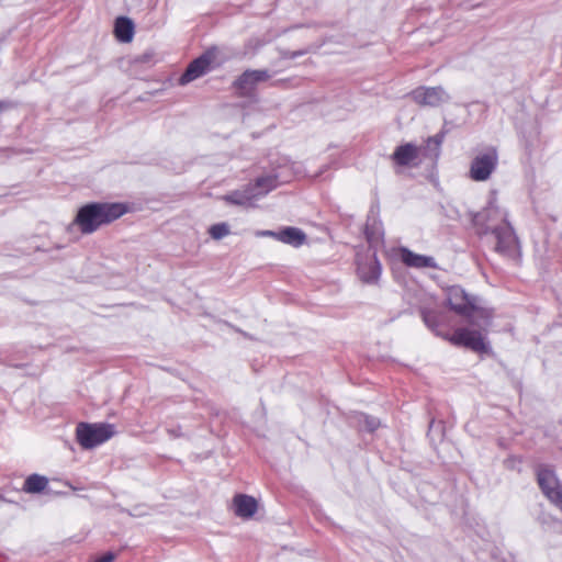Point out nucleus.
<instances>
[{"mask_svg":"<svg viewBox=\"0 0 562 562\" xmlns=\"http://www.w3.org/2000/svg\"><path fill=\"white\" fill-rule=\"evenodd\" d=\"M420 316L429 329L452 346L463 347L477 353L487 352L488 330L486 328L458 327L453 331H449L450 316L435 303L423 305Z\"/></svg>","mask_w":562,"mask_h":562,"instance_id":"f257e3e1","label":"nucleus"},{"mask_svg":"<svg viewBox=\"0 0 562 562\" xmlns=\"http://www.w3.org/2000/svg\"><path fill=\"white\" fill-rule=\"evenodd\" d=\"M420 316L429 329L452 346L463 347L477 353L487 352L488 330L486 328L458 327L453 331H449L450 316L435 303L423 305Z\"/></svg>","mask_w":562,"mask_h":562,"instance_id":"f03ea898","label":"nucleus"},{"mask_svg":"<svg viewBox=\"0 0 562 562\" xmlns=\"http://www.w3.org/2000/svg\"><path fill=\"white\" fill-rule=\"evenodd\" d=\"M128 212L126 203L122 202H91L82 205L74 221L82 235H90L105 225L121 218Z\"/></svg>","mask_w":562,"mask_h":562,"instance_id":"7ed1b4c3","label":"nucleus"},{"mask_svg":"<svg viewBox=\"0 0 562 562\" xmlns=\"http://www.w3.org/2000/svg\"><path fill=\"white\" fill-rule=\"evenodd\" d=\"M446 302L452 312L468 321L469 328L487 329V315L480 306L479 300L469 295L462 288L451 286L447 292Z\"/></svg>","mask_w":562,"mask_h":562,"instance_id":"20e7f679","label":"nucleus"},{"mask_svg":"<svg viewBox=\"0 0 562 562\" xmlns=\"http://www.w3.org/2000/svg\"><path fill=\"white\" fill-rule=\"evenodd\" d=\"M499 220L501 223L494 226L495 250L507 260L519 265L521 261L520 240L508 221V214L504 210L494 207V221Z\"/></svg>","mask_w":562,"mask_h":562,"instance_id":"39448f33","label":"nucleus"},{"mask_svg":"<svg viewBox=\"0 0 562 562\" xmlns=\"http://www.w3.org/2000/svg\"><path fill=\"white\" fill-rule=\"evenodd\" d=\"M114 426L106 423H79L76 427L77 442L83 449L95 448L113 437Z\"/></svg>","mask_w":562,"mask_h":562,"instance_id":"423d86ee","label":"nucleus"},{"mask_svg":"<svg viewBox=\"0 0 562 562\" xmlns=\"http://www.w3.org/2000/svg\"><path fill=\"white\" fill-rule=\"evenodd\" d=\"M536 474L541 492L562 513V486L554 470L541 464L537 468Z\"/></svg>","mask_w":562,"mask_h":562,"instance_id":"0eeeda50","label":"nucleus"},{"mask_svg":"<svg viewBox=\"0 0 562 562\" xmlns=\"http://www.w3.org/2000/svg\"><path fill=\"white\" fill-rule=\"evenodd\" d=\"M270 77V74L263 69L244 71L233 83L236 95L239 98L254 95L258 83L269 80Z\"/></svg>","mask_w":562,"mask_h":562,"instance_id":"6e6552de","label":"nucleus"},{"mask_svg":"<svg viewBox=\"0 0 562 562\" xmlns=\"http://www.w3.org/2000/svg\"><path fill=\"white\" fill-rule=\"evenodd\" d=\"M215 58L216 49L211 48L193 59L180 77V83L186 85L203 76L210 69Z\"/></svg>","mask_w":562,"mask_h":562,"instance_id":"1a4fd4ad","label":"nucleus"},{"mask_svg":"<svg viewBox=\"0 0 562 562\" xmlns=\"http://www.w3.org/2000/svg\"><path fill=\"white\" fill-rule=\"evenodd\" d=\"M446 97L441 87H418L412 91L413 100L419 105L437 106Z\"/></svg>","mask_w":562,"mask_h":562,"instance_id":"9d476101","label":"nucleus"},{"mask_svg":"<svg viewBox=\"0 0 562 562\" xmlns=\"http://www.w3.org/2000/svg\"><path fill=\"white\" fill-rule=\"evenodd\" d=\"M419 153V147L412 143H405L395 148L391 159L397 167H414L418 165Z\"/></svg>","mask_w":562,"mask_h":562,"instance_id":"9b49d317","label":"nucleus"},{"mask_svg":"<svg viewBox=\"0 0 562 562\" xmlns=\"http://www.w3.org/2000/svg\"><path fill=\"white\" fill-rule=\"evenodd\" d=\"M234 514L241 519H250L258 510V502L254 496L238 493L232 501Z\"/></svg>","mask_w":562,"mask_h":562,"instance_id":"f8f14e48","label":"nucleus"},{"mask_svg":"<svg viewBox=\"0 0 562 562\" xmlns=\"http://www.w3.org/2000/svg\"><path fill=\"white\" fill-rule=\"evenodd\" d=\"M259 235L273 237L281 243L291 245L293 247H300L306 240V235L296 227H285L279 232L263 231Z\"/></svg>","mask_w":562,"mask_h":562,"instance_id":"ddd939ff","label":"nucleus"},{"mask_svg":"<svg viewBox=\"0 0 562 562\" xmlns=\"http://www.w3.org/2000/svg\"><path fill=\"white\" fill-rule=\"evenodd\" d=\"M397 255L400 260L408 268H436V262L432 257L415 254L408 248H398Z\"/></svg>","mask_w":562,"mask_h":562,"instance_id":"4468645a","label":"nucleus"},{"mask_svg":"<svg viewBox=\"0 0 562 562\" xmlns=\"http://www.w3.org/2000/svg\"><path fill=\"white\" fill-rule=\"evenodd\" d=\"M492 172V156L488 154L477 156L473 159L469 176L474 181H484L488 179Z\"/></svg>","mask_w":562,"mask_h":562,"instance_id":"2eb2a0df","label":"nucleus"},{"mask_svg":"<svg viewBox=\"0 0 562 562\" xmlns=\"http://www.w3.org/2000/svg\"><path fill=\"white\" fill-rule=\"evenodd\" d=\"M114 35L122 43H130L134 36V24L132 20L120 16L115 20Z\"/></svg>","mask_w":562,"mask_h":562,"instance_id":"dca6fc26","label":"nucleus"},{"mask_svg":"<svg viewBox=\"0 0 562 562\" xmlns=\"http://www.w3.org/2000/svg\"><path fill=\"white\" fill-rule=\"evenodd\" d=\"M358 274L366 283L376 282L381 274V266L376 260L360 265L358 268Z\"/></svg>","mask_w":562,"mask_h":562,"instance_id":"f3484780","label":"nucleus"},{"mask_svg":"<svg viewBox=\"0 0 562 562\" xmlns=\"http://www.w3.org/2000/svg\"><path fill=\"white\" fill-rule=\"evenodd\" d=\"M492 220V212L490 209H483L482 211L475 213L472 218L473 226L475 228L476 234L485 235L490 232V223Z\"/></svg>","mask_w":562,"mask_h":562,"instance_id":"a211bd4d","label":"nucleus"},{"mask_svg":"<svg viewBox=\"0 0 562 562\" xmlns=\"http://www.w3.org/2000/svg\"><path fill=\"white\" fill-rule=\"evenodd\" d=\"M48 485L47 477L38 474L27 476L23 484V491L29 494L43 492Z\"/></svg>","mask_w":562,"mask_h":562,"instance_id":"6ab92c4d","label":"nucleus"},{"mask_svg":"<svg viewBox=\"0 0 562 562\" xmlns=\"http://www.w3.org/2000/svg\"><path fill=\"white\" fill-rule=\"evenodd\" d=\"M277 184H278L277 177L263 176V177L257 178L255 187L257 189L261 190L262 192H269L272 189H274L277 187Z\"/></svg>","mask_w":562,"mask_h":562,"instance_id":"aec40b11","label":"nucleus"},{"mask_svg":"<svg viewBox=\"0 0 562 562\" xmlns=\"http://www.w3.org/2000/svg\"><path fill=\"white\" fill-rule=\"evenodd\" d=\"M442 140H443V135H441V134H437V135H434V136H430L427 138V140H426L427 149L429 151H431L430 156H432L434 158H437L439 156L440 146L442 144Z\"/></svg>","mask_w":562,"mask_h":562,"instance_id":"412c9836","label":"nucleus"},{"mask_svg":"<svg viewBox=\"0 0 562 562\" xmlns=\"http://www.w3.org/2000/svg\"><path fill=\"white\" fill-rule=\"evenodd\" d=\"M209 234L213 239H221L229 234V228L225 223L214 224L209 228Z\"/></svg>","mask_w":562,"mask_h":562,"instance_id":"4be33fe9","label":"nucleus"},{"mask_svg":"<svg viewBox=\"0 0 562 562\" xmlns=\"http://www.w3.org/2000/svg\"><path fill=\"white\" fill-rule=\"evenodd\" d=\"M360 422L363 423L364 429L369 432H373L380 426V420L378 418L368 415H361Z\"/></svg>","mask_w":562,"mask_h":562,"instance_id":"5701e85b","label":"nucleus"},{"mask_svg":"<svg viewBox=\"0 0 562 562\" xmlns=\"http://www.w3.org/2000/svg\"><path fill=\"white\" fill-rule=\"evenodd\" d=\"M538 136H539V126L537 123H533L532 128L529 133V138L532 140V139L538 138Z\"/></svg>","mask_w":562,"mask_h":562,"instance_id":"b1692460","label":"nucleus"}]
</instances>
